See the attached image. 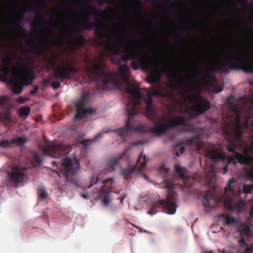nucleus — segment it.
Masks as SVG:
<instances>
[{
	"label": "nucleus",
	"instance_id": "f257e3e1",
	"mask_svg": "<svg viewBox=\"0 0 253 253\" xmlns=\"http://www.w3.org/2000/svg\"><path fill=\"white\" fill-rule=\"evenodd\" d=\"M126 91L130 96L127 99V103L126 106V110L128 116L125 127L115 129L108 128L106 130H102L95 135L93 139L83 140L81 143L82 144L87 146L99 139L105 133L110 132H115L121 137L128 132L133 131H149L157 136H160L165 133L168 130L176 127V130L178 133L187 132H201V134L199 133L195 137L187 139L185 141L186 145H192L196 142L197 139L202 138L203 129L187 124L186 119L183 116H178L170 119L167 123H165V119L153 120L154 126L149 128L143 125H139L136 127L133 126V119L138 115L141 109L146 111L150 119H153L156 116V113L152 104V96L161 97L166 98L171 101H174L176 99L175 96L171 89L162 88L156 85L147 91V95H144L139 86L129 84L127 86Z\"/></svg>",
	"mask_w": 253,
	"mask_h": 253
},
{
	"label": "nucleus",
	"instance_id": "f03ea898",
	"mask_svg": "<svg viewBox=\"0 0 253 253\" xmlns=\"http://www.w3.org/2000/svg\"><path fill=\"white\" fill-rule=\"evenodd\" d=\"M250 52L245 47L240 39L238 37L236 39L237 44L232 46L231 49L233 54H230L227 57L225 62H217L214 64L212 68L209 69L206 73L205 76L201 68L193 74L190 72V75L185 77L180 76L184 81H190L194 79V81L190 82L189 88L192 91L196 89L195 84L199 81L197 75L201 77V82L206 86L211 88L215 93L221 92L223 87L219 85L216 82V79L213 75L215 69L223 72L228 70H242L246 73H253V0L250 2Z\"/></svg>",
	"mask_w": 253,
	"mask_h": 253
},
{
	"label": "nucleus",
	"instance_id": "7ed1b4c3",
	"mask_svg": "<svg viewBox=\"0 0 253 253\" xmlns=\"http://www.w3.org/2000/svg\"><path fill=\"white\" fill-rule=\"evenodd\" d=\"M227 104L223 106L222 120L223 124L221 126L223 133L226 137L232 136L233 139H230L228 150L233 152L235 149L234 141L240 140L241 136L244 133V130L249 129L248 119L244 121V124L241 122L242 109L233 102L232 96L227 98Z\"/></svg>",
	"mask_w": 253,
	"mask_h": 253
},
{
	"label": "nucleus",
	"instance_id": "20e7f679",
	"mask_svg": "<svg viewBox=\"0 0 253 253\" xmlns=\"http://www.w3.org/2000/svg\"><path fill=\"white\" fill-rule=\"evenodd\" d=\"M108 40L106 42V49L112 55H120L121 57L116 60V63L120 65L122 61L125 62L131 60V66L134 70H137L139 67L144 70L149 69L151 66L150 57L144 52L142 47L137 50L134 46L124 44L119 40L117 45L112 42L110 36Z\"/></svg>",
	"mask_w": 253,
	"mask_h": 253
},
{
	"label": "nucleus",
	"instance_id": "39448f33",
	"mask_svg": "<svg viewBox=\"0 0 253 253\" xmlns=\"http://www.w3.org/2000/svg\"><path fill=\"white\" fill-rule=\"evenodd\" d=\"M223 134L228 142L227 150L229 152H231L228 150V148L230 139H233V138L232 136L227 137L224 133ZM243 134L241 136L240 141H234L235 149L233 152H234L235 149L240 145L241 146L240 150L243 151L244 154L235 152L233 155L228 157L227 162L228 164H233L236 165L237 163L236 160H237L238 162L240 164L245 165L246 167L245 169L246 171L245 177L246 179L252 181H253V156H251L249 154V149L247 147V143L242 140V137Z\"/></svg>",
	"mask_w": 253,
	"mask_h": 253
},
{
	"label": "nucleus",
	"instance_id": "423d86ee",
	"mask_svg": "<svg viewBox=\"0 0 253 253\" xmlns=\"http://www.w3.org/2000/svg\"><path fill=\"white\" fill-rule=\"evenodd\" d=\"M188 91V88L186 86L183 90L179 91L182 98L183 104L189 102L187 111L200 115L211 108V104L209 100H205L201 97H198L196 94L189 93Z\"/></svg>",
	"mask_w": 253,
	"mask_h": 253
},
{
	"label": "nucleus",
	"instance_id": "0eeeda50",
	"mask_svg": "<svg viewBox=\"0 0 253 253\" xmlns=\"http://www.w3.org/2000/svg\"><path fill=\"white\" fill-rule=\"evenodd\" d=\"M235 182L234 178L229 179L225 188L224 205L229 211H242L246 209L245 202L239 200L241 190L235 191L232 187V184Z\"/></svg>",
	"mask_w": 253,
	"mask_h": 253
},
{
	"label": "nucleus",
	"instance_id": "6e6552de",
	"mask_svg": "<svg viewBox=\"0 0 253 253\" xmlns=\"http://www.w3.org/2000/svg\"><path fill=\"white\" fill-rule=\"evenodd\" d=\"M106 62L100 60L97 63L85 69L91 79L94 81H101L103 84L105 86L113 80V77L109 73L105 71Z\"/></svg>",
	"mask_w": 253,
	"mask_h": 253
},
{
	"label": "nucleus",
	"instance_id": "1a4fd4ad",
	"mask_svg": "<svg viewBox=\"0 0 253 253\" xmlns=\"http://www.w3.org/2000/svg\"><path fill=\"white\" fill-rule=\"evenodd\" d=\"M89 11V15L85 17L84 19L82 20L81 23L82 28L87 30H92L94 28V31L97 37L99 39H103L105 37L103 31L106 29L105 26L102 27V22H97L95 24L89 22L90 15L99 16L104 13V11L98 8L96 6H93L88 8Z\"/></svg>",
	"mask_w": 253,
	"mask_h": 253
},
{
	"label": "nucleus",
	"instance_id": "9d476101",
	"mask_svg": "<svg viewBox=\"0 0 253 253\" xmlns=\"http://www.w3.org/2000/svg\"><path fill=\"white\" fill-rule=\"evenodd\" d=\"M158 208L163 209L168 214H174L177 209V205L174 195L169 193L166 200H160L154 203L150 210L148 211V213L151 215L155 214Z\"/></svg>",
	"mask_w": 253,
	"mask_h": 253
},
{
	"label": "nucleus",
	"instance_id": "9b49d317",
	"mask_svg": "<svg viewBox=\"0 0 253 253\" xmlns=\"http://www.w3.org/2000/svg\"><path fill=\"white\" fill-rule=\"evenodd\" d=\"M41 148L43 154L53 158H59L68 153L65 146L62 143L54 144L49 142L42 146Z\"/></svg>",
	"mask_w": 253,
	"mask_h": 253
},
{
	"label": "nucleus",
	"instance_id": "f8f14e48",
	"mask_svg": "<svg viewBox=\"0 0 253 253\" xmlns=\"http://www.w3.org/2000/svg\"><path fill=\"white\" fill-rule=\"evenodd\" d=\"M27 170V169L22 166L16 165L12 167L10 170L7 172L8 181L17 187L18 184L24 180Z\"/></svg>",
	"mask_w": 253,
	"mask_h": 253
},
{
	"label": "nucleus",
	"instance_id": "ddd939ff",
	"mask_svg": "<svg viewBox=\"0 0 253 253\" xmlns=\"http://www.w3.org/2000/svg\"><path fill=\"white\" fill-rule=\"evenodd\" d=\"M79 71L80 69L70 64H66L63 65L62 68L59 67L54 70L53 77L56 79L63 81L65 79H70L72 73H77Z\"/></svg>",
	"mask_w": 253,
	"mask_h": 253
},
{
	"label": "nucleus",
	"instance_id": "4468645a",
	"mask_svg": "<svg viewBox=\"0 0 253 253\" xmlns=\"http://www.w3.org/2000/svg\"><path fill=\"white\" fill-rule=\"evenodd\" d=\"M62 165L64 174L68 181L70 180V176L74 175L80 169L79 162L77 160H72L69 158L63 159Z\"/></svg>",
	"mask_w": 253,
	"mask_h": 253
},
{
	"label": "nucleus",
	"instance_id": "2eb2a0df",
	"mask_svg": "<svg viewBox=\"0 0 253 253\" xmlns=\"http://www.w3.org/2000/svg\"><path fill=\"white\" fill-rule=\"evenodd\" d=\"M147 162L148 160L146 155H143L142 153H141L139 156L135 166L133 168L129 167L125 169L122 170V172L125 176L134 173L136 171L139 173L145 168Z\"/></svg>",
	"mask_w": 253,
	"mask_h": 253
},
{
	"label": "nucleus",
	"instance_id": "dca6fc26",
	"mask_svg": "<svg viewBox=\"0 0 253 253\" xmlns=\"http://www.w3.org/2000/svg\"><path fill=\"white\" fill-rule=\"evenodd\" d=\"M30 69V67L26 64L20 63V73L18 72V73L20 75V79L25 85L31 84L35 77L34 74L28 72Z\"/></svg>",
	"mask_w": 253,
	"mask_h": 253
},
{
	"label": "nucleus",
	"instance_id": "f3484780",
	"mask_svg": "<svg viewBox=\"0 0 253 253\" xmlns=\"http://www.w3.org/2000/svg\"><path fill=\"white\" fill-rule=\"evenodd\" d=\"M85 101L84 95H83L81 100L76 103L77 113L75 116V119H81L85 118L87 114H92L94 112L91 108H85Z\"/></svg>",
	"mask_w": 253,
	"mask_h": 253
},
{
	"label": "nucleus",
	"instance_id": "a211bd4d",
	"mask_svg": "<svg viewBox=\"0 0 253 253\" xmlns=\"http://www.w3.org/2000/svg\"><path fill=\"white\" fill-rule=\"evenodd\" d=\"M131 145L128 146L125 149L124 154H120L117 157L112 158L108 163L107 169L104 171H103V174L114 171L116 169V166L119 164V161L124 157V155L131 149Z\"/></svg>",
	"mask_w": 253,
	"mask_h": 253
},
{
	"label": "nucleus",
	"instance_id": "6ab92c4d",
	"mask_svg": "<svg viewBox=\"0 0 253 253\" xmlns=\"http://www.w3.org/2000/svg\"><path fill=\"white\" fill-rule=\"evenodd\" d=\"M113 178H109L103 181V183L104 185L101 186V194H105V195L103 196L102 202L103 204L106 206H108L110 202V199L108 196L110 190L108 187H106V184L109 182H110V184L111 185L113 183Z\"/></svg>",
	"mask_w": 253,
	"mask_h": 253
},
{
	"label": "nucleus",
	"instance_id": "aec40b11",
	"mask_svg": "<svg viewBox=\"0 0 253 253\" xmlns=\"http://www.w3.org/2000/svg\"><path fill=\"white\" fill-rule=\"evenodd\" d=\"M12 58L11 55H8L2 59V66L0 64V69L4 73H8V70L12 71V75H17V72L16 71L14 67H11L12 62Z\"/></svg>",
	"mask_w": 253,
	"mask_h": 253
},
{
	"label": "nucleus",
	"instance_id": "412c9836",
	"mask_svg": "<svg viewBox=\"0 0 253 253\" xmlns=\"http://www.w3.org/2000/svg\"><path fill=\"white\" fill-rule=\"evenodd\" d=\"M118 74L120 78L125 83L129 84L130 80L129 79V68L127 64H125L119 66L118 69Z\"/></svg>",
	"mask_w": 253,
	"mask_h": 253
},
{
	"label": "nucleus",
	"instance_id": "4be33fe9",
	"mask_svg": "<svg viewBox=\"0 0 253 253\" xmlns=\"http://www.w3.org/2000/svg\"><path fill=\"white\" fill-rule=\"evenodd\" d=\"M17 77L16 79H11V83L12 84L13 91L15 94H19L23 90L24 84L20 79V75L17 73V75H14Z\"/></svg>",
	"mask_w": 253,
	"mask_h": 253
},
{
	"label": "nucleus",
	"instance_id": "5701e85b",
	"mask_svg": "<svg viewBox=\"0 0 253 253\" xmlns=\"http://www.w3.org/2000/svg\"><path fill=\"white\" fill-rule=\"evenodd\" d=\"M206 154L207 157L212 159L214 162H217L219 160H224L225 159L223 155L217 149L208 150Z\"/></svg>",
	"mask_w": 253,
	"mask_h": 253
},
{
	"label": "nucleus",
	"instance_id": "b1692460",
	"mask_svg": "<svg viewBox=\"0 0 253 253\" xmlns=\"http://www.w3.org/2000/svg\"><path fill=\"white\" fill-rule=\"evenodd\" d=\"M203 206L206 209H213L215 207L216 202L213 196L212 195L208 197L206 195L203 202Z\"/></svg>",
	"mask_w": 253,
	"mask_h": 253
},
{
	"label": "nucleus",
	"instance_id": "393cba45",
	"mask_svg": "<svg viewBox=\"0 0 253 253\" xmlns=\"http://www.w3.org/2000/svg\"><path fill=\"white\" fill-rule=\"evenodd\" d=\"M11 120V114L9 111H6L5 113H0V122L4 124L6 127L10 128L11 126V124L10 122Z\"/></svg>",
	"mask_w": 253,
	"mask_h": 253
},
{
	"label": "nucleus",
	"instance_id": "a878e982",
	"mask_svg": "<svg viewBox=\"0 0 253 253\" xmlns=\"http://www.w3.org/2000/svg\"><path fill=\"white\" fill-rule=\"evenodd\" d=\"M175 170L180 178H181L183 180H186V169L185 168L180 167L178 164H175Z\"/></svg>",
	"mask_w": 253,
	"mask_h": 253
},
{
	"label": "nucleus",
	"instance_id": "bb28decb",
	"mask_svg": "<svg viewBox=\"0 0 253 253\" xmlns=\"http://www.w3.org/2000/svg\"><path fill=\"white\" fill-rule=\"evenodd\" d=\"M86 43L85 38L82 34H79L76 38L75 44L78 47H84Z\"/></svg>",
	"mask_w": 253,
	"mask_h": 253
},
{
	"label": "nucleus",
	"instance_id": "cd10ccee",
	"mask_svg": "<svg viewBox=\"0 0 253 253\" xmlns=\"http://www.w3.org/2000/svg\"><path fill=\"white\" fill-rule=\"evenodd\" d=\"M238 242L240 247L243 250V253H248V252L250 250V248L243 238H241Z\"/></svg>",
	"mask_w": 253,
	"mask_h": 253
},
{
	"label": "nucleus",
	"instance_id": "c85d7f7f",
	"mask_svg": "<svg viewBox=\"0 0 253 253\" xmlns=\"http://www.w3.org/2000/svg\"><path fill=\"white\" fill-rule=\"evenodd\" d=\"M239 231L241 234L249 235L251 234L252 231L250 227L247 225H242L239 228Z\"/></svg>",
	"mask_w": 253,
	"mask_h": 253
},
{
	"label": "nucleus",
	"instance_id": "c756f323",
	"mask_svg": "<svg viewBox=\"0 0 253 253\" xmlns=\"http://www.w3.org/2000/svg\"><path fill=\"white\" fill-rule=\"evenodd\" d=\"M31 108L29 106H23L20 109V115L21 116H28L30 113Z\"/></svg>",
	"mask_w": 253,
	"mask_h": 253
},
{
	"label": "nucleus",
	"instance_id": "7c9ffc66",
	"mask_svg": "<svg viewBox=\"0 0 253 253\" xmlns=\"http://www.w3.org/2000/svg\"><path fill=\"white\" fill-rule=\"evenodd\" d=\"M223 216H225V224L228 225H230L236 223V218L234 217H231L229 215H224V214H221Z\"/></svg>",
	"mask_w": 253,
	"mask_h": 253
},
{
	"label": "nucleus",
	"instance_id": "2f4dec72",
	"mask_svg": "<svg viewBox=\"0 0 253 253\" xmlns=\"http://www.w3.org/2000/svg\"><path fill=\"white\" fill-rule=\"evenodd\" d=\"M103 174V171H102L101 173L97 176L96 175H93L90 180L91 185H92L99 181V180H102V175Z\"/></svg>",
	"mask_w": 253,
	"mask_h": 253
},
{
	"label": "nucleus",
	"instance_id": "473e14b6",
	"mask_svg": "<svg viewBox=\"0 0 253 253\" xmlns=\"http://www.w3.org/2000/svg\"><path fill=\"white\" fill-rule=\"evenodd\" d=\"M27 141V138L23 136H20L18 137L17 138L15 139H13L12 140V143H16L18 145H21L24 143H25Z\"/></svg>",
	"mask_w": 253,
	"mask_h": 253
},
{
	"label": "nucleus",
	"instance_id": "72a5a7b5",
	"mask_svg": "<svg viewBox=\"0 0 253 253\" xmlns=\"http://www.w3.org/2000/svg\"><path fill=\"white\" fill-rule=\"evenodd\" d=\"M0 72L1 74L0 75V80L2 82H6L8 80L7 76L10 74H12V71L8 70V73H4L2 71V69H0Z\"/></svg>",
	"mask_w": 253,
	"mask_h": 253
},
{
	"label": "nucleus",
	"instance_id": "f704fd0d",
	"mask_svg": "<svg viewBox=\"0 0 253 253\" xmlns=\"http://www.w3.org/2000/svg\"><path fill=\"white\" fill-rule=\"evenodd\" d=\"M30 25L32 27L35 28L36 27H38L41 28L42 29H45L46 27L45 25L42 23L40 20H37L35 22H32L30 23Z\"/></svg>",
	"mask_w": 253,
	"mask_h": 253
},
{
	"label": "nucleus",
	"instance_id": "c9c22d12",
	"mask_svg": "<svg viewBox=\"0 0 253 253\" xmlns=\"http://www.w3.org/2000/svg\"><path fill=\"white\" fill-rule=\"evenodd\" d=\"M38 194L39 195V197L42 199H45L47 197V193L43 188L38 189Z\"/></svg>",
	"mask_w": 253,
	"mask_h": 253
},
{
	"label": "nucleus",
	"instance_id": "e433bc0d",
	"mask_svg": "<svg viewBox=\"0 0 253 253\" xmlns=\"http://www.w3.org/2000/svg\"><path fill=\"white\" fill-rule=\"evenodd\" d=\"M253 190V185L245 184L243 186V191L245 194H250Z\"/></svg>",
	"mask_w": 253,
	"mask_h": 253
},
{
	"label": "nucleus",
	"instance_id": "4c0bfd02",
	"mask_svg": "<svg viewBox=\"0 0 253 253\" xmlns=\"http://www.w3.org/2000/svg\"><path fill=\"white\" fill-rule=\"evenodd\" d=\"M36 11V9L33 5H29L23 9V12L25 14Z\"/></svg>",
	"mask_w": 253,
	"mask_h": 253
},
{
	"label": "nucleus",
	"instance_id": "58836bf2",
	"mask_svg": "<svg viewBox=\"0 0 253 253\" xmlns=\"http://www.w3.org/2000/svg\"><path fill=\"white\" fill-rule=\"evenodd\" d=\"M32 47L35 50L36 52L42 54L44 52V48L42 46L39 47L35 44L33 45Z\"/></svg>",
	"mask_w": 253,
	"mask_h": 253
},
{
	"label": "nucleus",
	"instance_id": "ea45409f",
	"mask_svg": "<svg viewBox=\"0 0 253 253\" xmlns=\"http://www.w3.org/2000/svg\"><path fill=\"white\" fill-rule=\"evenodd\" d=\"M159 80V78L157 77L154 75H152L150 77L149 83L151 84H156L158 82Z\"/></svg>",
	"mask_w": 253,
	"mask_h": 253
},
{
	"label": "nucleus",
	"instance_id": "a19ab883",
	"mask_svg": "<svg viewBox=\"0 0 253 253\" xmlns=\"http://www.w3.org/2000/svg\"><path fill=\"white\" fill-rule=\"evenodd\" d=\"M33 159L36 163L40 164L42 163V160L39 158V154L37 152L33 153Z\"/></svg>",
	"mask_w": 253,
	"mask_h": 253
},
{
	"label": "nucleus",
	"instance_id": "79ce46f5",
	"mask_svg": "<svg viewBox=\"0 0 253 253\" xmlns=\"http://www.w3.org/2000/svg\"><path fill=\"white\" fill-rule=\"evenodd\" d=\"M178 84L181 85L182 82H176L174 79H173L171 81V82L169 84V86L170 88H177V85Z\"/></svg>",
	"mask_w": 253,
	"mask_h": 253
},
{
	"label": "nucleus",
	"instance_id": "37998d69",
	"mask_svg": "<svg viewBox=\"0 0 253 253\" xmlns=\"http://www.w3.org/2000/svg\"><path fill=\"white\" fill-rule=\"evenodd\" d=\"M51 86L53 89H56L60 87L61 86V84L58 81H53L51 83Z\"/></svg>",
	"mask_w": 253,
	"mask_h": 253
},
{
	"label": "nucleus",
	"instance_id": "c03bdc74",
	"mask_svg": "<svg viewBox=\"0 0 253 253\" xmlns=\"http://www.w3.org/2000/svg\"><path fill=\"white\" fill-rule=\"evenodd\" d=\"M9 145V142L8 140H4L0 141V147L6 148Z\"/></svg>",
	"mask_w": 253,
	"mask_h": 253
},
{
	"label": "nucleus",
	"instance_id": "a18cd8bd",
	"mask_svg": "<svg viewBox=\"0 0 253 253\" xmlns=\"http://www.w3.org/2000/svg\"><path fill=\"white\" fill-rule=\"evenodd\" d=\"M28 98L24 97H19L17 99V102L19 104H23L25 101H27Z\"/></svg>",
	"mask_w": 253,
	"mask_h": 253
},
{
	"label": "nucleus",
	"instance_id": "49530a36",
	"mask_svg": "<svg viewBox=\"0 0 253 253\" xmlns=\"http://www.w3.org/2000/svg\"><path fill=\"white\" fill-rule=\"evenodd\" d=\"M136 1L139 5V7H138V9L137 11L138 13H140L142 12V8H143V4H142V2H141V0H136Z\"/></svg>",
	"mask_w": 253,
	"mask_h": 253
},
{
	"label": "nucleus",
	"instance_id": "de8ad7c7",
	"mask_svg": "<svg viewBox=\"0 0 253 253\" xmlns=\"http://www.w3.org/2000/svg\"><path fill=\"white\" fill-rule=\"evenodd\" d=\"M162 72L164 73L171 74L169 69L166 66H163L162 68Z\"/></svg>",
	"mask_w": 253,
	"mask_h": 253
},
{
	"label": "nucleus",
	"instance_id": "09e8293b",
	"mask_svg": "<svg viewBox=\"0 0 253 253\" xmlns=\"http://www.w3.org/2000/svg\"><path fill=\"white\" fill-rule=\"evenodd\" d=\"M39 89V87L38 85H36L34 87V89L33 90H31L30 92V94L32 95H35V94L38 92Z\"/></svg>",
	"mask_w": 253,
	"mask_h": 253
},
{
	"label": "nucleus",
	"instance_id": "8fccbe9b",
	"mask_svg": "<svg viewBox=\"0 0 253 253\" xmlns=\"http://www.w3.org/2000/svg\"><path fill=\"white\" fill-rule=\"evenodd\" d=\"M185 151V148L184 147H181L180 149V152L177 151L176 152V155L177 156H179L180 154H182Z\"/></svg>",
	"mask_w": 253,
	"mask_h": 253
},
{
	"label": "nucleus",
	"instance_id": "3c124183",
	"mask_svg": "<svg viewBox=\"0 0 253 253\" xmlns=\"http://www.w3.org/2000/svg\"><path fill=\"white\" fill-rule=\"evenodd\" d=\"M111 1H112V0H99L98 1V4H102L104 3H108Z\"/></svg>",
	"mask_w": 253,
	"mask_h": 253
},
{
	"label": "nucleus",
	"instance_id": "603ef678",
	"mask_svg": "<svg viewBox=\"0 0 253 253\" xmlns=\"http://www.w3.org/2000/svg\"><path fill=\"white\" fill-rule=\"evenodd\" d=\"M22 19H20L18 20L17 23V26L21 28H23V26H22Z\"/></svg>",
	"mask_w": 253,
	"mask_h": 253
},
{
	"label": "nucleus",
	"instance_id": "864d4df0",
	"mask_svg": "<svg viewBox=\"0 0 253 253\" xmlns=\"http://www.w3.org/2000/svg\"><path fill=\"white\" fill-rule=\"evenodd\" d=\"M5 101V97L1 96L0 97V104H3Z\"/></svg>",
	"mask_w": 253,
	"mask_h": 253
},
{
	"label": "nucleus",
	"instance_id": "5fc2aeb1",
	"mask_svg": "<svg viewBox=\"0 0 253 253\" xmlns=\"http://www.w3.org/2000/svg\"><path fill=\"white\" fill-rule=\"evenodd\" d=\"M37 16L39 18L42 19V20H44V16H43V15L42 13H41L40 12H39V11L37 13Z\"/></svg>",
	"mask_w": 253,
	"mask_h": 253
},
{
	"label": "nucleus",
	"instance_id": "6e6d98bb",
	"mask_svg": "<svg viewBox=\"0 0 253 253\" xmlns=\"http://www.w3.org/2000/svg\"><path fill=\"white\" fill-rule=\"evenodd\" d=\"M125 198H126V195H122L121 196L120 202L122 204H123V201Z\"/></svg>",
	"mask_w": 253,
	"mask_h": 253
},
{
	"label": "nucleus",
	"instance_id": "4d7b16f0",
	"mask_svg": "<svg viewBox=\"0 0 253 253\" xmlns=\"http://www.w3.org/2000/svg\"><path fill=\"white\" fill-rule=\"evenodd\" d=\"M250 216L252 217H253V206H252L250 208Z\"/></svg>",
	"mask_w": 253,
	"mask_h": 253
},
{
	"label": "nucleus",
	"instance_id": "13d9d810",
	"mask_svg": "<svg viewBox=\"0 0 253 253\" xmlns=\"http://www.w3.org/2000/svg\"><path fill=\"white\" fill-rule=\"evenodd\" d=\"M142 144V142L141 141H136L133 142L132 145H139L140 144Z\"/></svg>",
	"mask_w": 253,
	"mask_h": 253
},
{
	"label": "nucleus",
	"instance_id": "bf43d9fd",
	"mask_svg": "<svg viewBox=\"0 0 253 253\" xmlns=\"http://www.w3.org/2000/svg\"><path fill=\"white\" fill-rule=\"evenodd\" d=\"M202 253H213L211 251H208V250H202Z\"/></svg>",
	"mask_w": 253,
	"mask_h": 253
},
{
	"label": "nucleus",
	"instance_id": "052dcab7",
	"mask_svg": "<svg viewBox=\"0 0 253 253\" xmlns=\"http://www.w3.org/2000/svg\"><path fill=\"white\" fill-rule=\"evenodd\" d=\"M223 170H224V172H223V173H225L227 171H228V167L227 166H225V167L223 168Z\"/></svg>",
	"mask_w": 253,
	"mask_h": 253
},
{
	"label": "nucleus",
	"instance_id": "680f3d73",
	"mask_svg": "<svg viewBox=\"0 0 253 253\" xmlns=\"http://www.w3.org/2000/svg\"><path fill=\"white\" fill-rule=\"evenodd\" d=\"M250 104V109H252V107L253 106V100L252 98H251Z\"/></svg>",
	"mask_w": 253,
	"mask_h": 253
},
{
	"label": "nucleus",
	"instance_id": "e2e57ef3",
	"mask_svg": "<svg viewBox=\"0 0 253 253\" xmlns=\"http://www.w3.org/2000/svg\"><path fill=\"white\" fill-rule=\"evenodd\" d=\"M233 9L235 10H236V11H239V9L238 8V7L237 6V5H234L233 6Z\"/></svg>",
	"mask_w": 253,
	"mask_h": 253
},
{
	"label": "nucleus",
	"instance_id": "0e129e2a",
	"mask_svg": "<svg viewBox=\"0 0 253 253\" xmlns=\"http://www.w3.org/2000/svg\"><path fill=\"white\" fill-rule=\"evenodd\" d=\"M176 33L179 34H183V31L180 30H177Z\"/></svg>",
	"mask_w": 253,
	"mask_h": 253
},
{
	"label": "nucleus",
	"instance_id": "69168bd1",
	"mask_svg": "<svg viewBox=\"0 0 253 253\" xmlns=\"http://www.w3.org/2000/svg\"><path fill=\"white\" fill-rule=\"evenodd\" d=\"M250 148L251 150H253V141L251 143Z\"/></svg>",
	"mask_w": 253,
	"mask_h": 253
},
{
	"label": "nucleus",
	"instance_id": "338daca9",
	"mask_svg": "<svg viewBox=\"0 0 253 253\" xmlns=\"http://www.w3.org/2000/svg\"><path fill=\"white\" fill-rule=\"evenodd\" d=\"M249 83H250V84H253V81L250 80L249 81Z\"/></svg>",
	"mask_w": 253,
	"mask_h": 253
},
{
	"label": "nucleus",
	"instance_id": "774afa93",
	"mask_svg": "<svg viewBox=\"0 0 253 253\" xmlns=\"http://www.w3.org/2000/svg\"><path fill=\"white\" fill-rule=\"evenodd\" d=\"M131 42H135V40L133 39H131Z\"/></svg>",
	"mask_w": 253,
	"mask_h": 253
}]
</instances>
